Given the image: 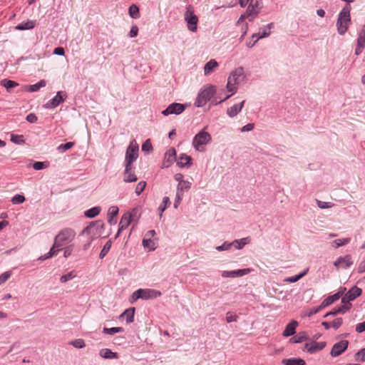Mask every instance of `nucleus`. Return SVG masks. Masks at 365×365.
<instances>
[{
  "label": "nucleus",
  "mask_w": 365,
  "mask_h": 365,
  "mask_svg": "<svg viewBox=\"0 0 365 365\" xmlns=\"http://www.w3.org/2000/svg\"><path fill=\"white\" fill-rule=\"evenodd\" d=\"M101 210V207L96 206L91 207L84 212V215L88 218H93L99 215Z\"/></svg>",
  "instance_id": "nucleus-33"
},
{
  "label": "nucleus",
  "mask_w": 365,
  "mask_h": 365,
  "mask_svg": "<svg viewBox=\"0 0 365 365\" xmlns=\"http://www.w3.org/2000/svg\"><path fill=\"white\" fill-rule=\"evenodd\" d=\"M119 209L117 206H111L108 211V222L110 225H115L117 222L116 217L118 214Z\"/></svg>",
  "instance_id": "nucleus-18"
},
{
  "label": "nucleus",
  "mask_w": 365,
  "mask_h": 365,
  "mask_svg": "<svg viewBox=\"0 0 365 365\" xmlns=\"http://www.w3.org/2000/svg\"><path fill=\"white\" fill-rule=\"evenodd\" d=\"M176 151L174 148H170L165 153L163 162V166L165 168L170 167L175 161H176Z\"/></svg>",
  "instance_id": "nucleus-14"
},
{
  "label": "nucleus",
  "mask_w": 365,
  "mask_h": 365,
  "mask_svg": "<svg viewBox=\"0 0 365 365\" xmlns=\"http://www.w3.org/2000/svg\"><path fill=\"white\" fill-rule=\"evenodd\" d=\"M308 270H309V269H306L304 271H303L302 273H300L297 275L287 277L284 279V282H291V283L296 282L298 280H299L301 278H302L305 274H307Z\"/></svg>",
  "instance_id": "nucleus-40"
},
{
  "label": "nucleus",
  "mask_w": 365,
  "mask_h": 365,
  "mask_svg": "<svg viewBox=\"0 0 365 365\" xmlns=\"http://www.w3.org/2000/svg\"><path fill=\"white\" fill-rule=\"evenodd\" d=\"M325 346L324 343H317V342H312L311 344L307 343L305 344V349L307 350L308 352L312 354L317 351L322 350Z\"/></svg>",
  "instance_id": "nucleus-23"
},
{
  "label": "nucleus",
  "mask_w": 365,
  "mask_h": 365,
  "mask_svg": "<svg viewBox=\"0 0 365 365\" xmlns=\"http://www.w3.org/2000/svg\"><path fill=\"white\" fill-rule=\"evenodd\" d=\"M212 140V137L208 132L205 130L200 131L192 139V146L194 148L200 152L204 151V145L207 144Z\"/></svg>",
  "instance_id": "nucleus-3"
},
{
  "label": "nucleus",
  "mask_w": 365,
  "mask_h": 365,
  "mask_svg": "<svg viewBox=\"0 0 365 365\" xmlns=\"http://www.w3.org/2000/svg\"><path fill=\"white\" fill-rule=\"evenodd\" d=\"M270 34V32H267L266 31H264L263 32L254 34L252 36V39H254L253 41H250L247 43V46L249 48H252L255 46V44L257 42V41L260 38L267 37Z\"/></svg>",
  "instance_id": "nucleus-21"
},
{
  "label": "nucleus",
  "mask_w": 365,
  "mask_h": 365,
  "mask_svg": "<svg viewBox=\"0 0 365 365\" xmlns=\"http://www.w3.org/2000/svg\"><path fill=\"white\" fill-rule=\"evenodd\" d=\"M141 299L148 300L156 298L160 295V292L152 289H140Z\"/></svg>",
  "instance_id": "nucleus-17"
},
{
  "label": "nucleus",
  "mask_w": 365,
  "mask_h": 365,
  "mask_svg": "<svg viewBox=\"0 0 365 365\" xmlns=\"http://www.w3.org/2000/svg\"><path fill=\"white\" fill-rule=\"evenodd\" d=\"M282 363L284 365H306L304 360L300 358L284 359Z\"/></svg>",
  "instance_id": "nucleus-30"
},
{
  "label": "nucleus",
  "mask_w": 365,
  "mask_h": 365,
  "mask_svg": "<svg viewBox=\"0 0 365 365\" xmlns=\"http://www.w3.org/2000/svg\"><path fill=\"white\" fill-rule=\"evenodd\" d=\"M134 314H135V308L132 307L128 309H125L120 316V317L126 318V322L128 324L131 323L134 320Z\"/></svg>",
  "instance_id": "nucleus-29"
},
{
  "label": "nucleus",
  "mask_w": 365,
  "mask_h": 365,
  "mask_svg": "<svg viewBox=\"0 0 365 365\" xmlns=\"http://www.w3.org/2000/svg\"><path fill=\"white\" fill-rule=\"evenodd\" d=\"M11 274L9 272H5L0 275V285L6 282L10 277Z\"/></svg>",
  "instance_id": "nucleus-62"
},
{
  "label": "nucleus",
  "mask_w": 365,
  "mask_h": 365,
  "mask_svg": "<svg viewBox=\"0 0 365 365\" xmlns=\"http://www.w3.org/2000/svg\"><path fill=\"white\" fill-rule=\"evenodd\" d=\"M143 245L145 249L148 251L154 250L155 249V242L150 238L144 237L143 240Z\"/></svg>",
  "instance_id": "nucleus-39"
},
{
  "label": "nucleus",
  "mask_w": 365,
  "mask_h": 365,
  "mask_svg": "<svg viewBox=\"0 0 365 365\" xmlns=\"http://www.w3.org/2000/svg\"><path fill=\"white\" fill-rule=\"evenodd\" d=\"M141 150L145 153H149L153 150V146L150 139L146 140L142 145Z\"/></svg>",
  "instance_id": "nucleus-47"
},
{
  "label": "nucleus",
  "mask_w": 365,
  "mask_h": 365,
  "mask_svg": "<svg viewBox=\"0 0 365 365\" xmlns=\"http://www.w3.org/2000/svg\"><path fill=\"white\" fill-rule=\"evenodd\" d=\"M341 295V293L340 292H338L337 293H335L333 295L329 296L322 302L321 307L325 308L326 307H328L330 304H333L334 302H336L340 298Z\"/></svg>",
  "instance_id": "nucleus-25"
},
{
  "label": "nucleus",
  "mask_w": 365,
  "mask_h": 365,
  "mask_svg": "<svg viewBox=\"0 0 365 365\" xmlns=\"http://www.w3.org/2000/svg\"><path fill=\"white\" fill-rule=\"evenodd\" d=\"M356 360L365 361V348L361 349L355 354Z\"/></svg>",
  "instance_id": "nucleus-56"
},
{
  "label": "nucleus",
  "mask_w": 365,
  "mask_h": 365,
  "mask_svg": "<svg viewBox=\"0 0 365 365\" xmlns=\"http://www.w3.org/2000/svg\"><path fill=\"white\" fill-rule=\"evenodd\" d=\"M250 242L249 237H244L240 240H234L232 244V246H234L236 249L240 250L242 249L245 245L248 244Z\"/></svg>",
  "instance_id": "nucleus-36"
},
{
  "label": "nucleus",
  "mask_w": 365,
  "mask_h": 365,
  "mask_svg": "<svg viewBox=\"0 0 365 365\" xmlns=\"http://www.w3.org/2000/svg\"><path fill=\"white\" fill-rule=\"evenodd\" d=\"M46 167L44 162L37 161L33 164V168L36 170H40Z\"/></svg>",
  "instance_id": "nucleus-63"
},
{
  "label": "nucleus",
  "mask_w": 365,
  "mask_h": 365,
  "mask_svg": "<svg viewBox=\"0 0 365 365\" xmlns=\"http://www.w3.org/2000/svg\"><path fill=\"white\" fill-rule=\"evenodd\" d=\"M133 167H125V170L123 173V180L125 182H135L138 180L136 175L133 172Z\"/></svg>",
  "instance_id": "nucleus-16"
},
{
  "label": "nucleus",
  "mask_w": 365,
  "mask_h": 365,
  "mask_svg": "<svg viewBox=\"0 0 365 365\" xmlns=\"http://www.w3.org/2000/svg\"><path fill=\"white\" fill-rule=\"evenodd\" d=\"M104 227V223L101 220H96L91 222L82 231V234H87L91 236L100 235L101 230Z\"/></svg>",
  "instance_id": "nucleus-9"
},
{
  "label": "nucleus",
  "mask_w": 365,
  "mask_h": 365,
  "mask_svg": "<svg viewBox=\"0 0 365 365\" xmlns=\"http://www.w3.org/2000/svg\"><path fill=\"white\" fill-rule=\"evenodd\" d=\"M362 290L361 289L357 287L356 286L351 288L349 292L346 293L348 299L354 300L359 296L361 294Z\"/></svg>",
  "instance_id": "nucleus-28"
},
{
  "label": "nucleus",
  "mask_w": 365,
  "mask_h": 365,
  "mask_svg": "<svg viewBox=\"0 0 365 365\" xmlns=\"http://www.w3.org/2000/svg\"><path fill=\"white\" fill-rule=\"evenodd\" d=\"M140 293H141L140 289H138L136 291H135L130 297V299H129L130 302L133 304L135 302H136L138 299H141Z\"/></svg>",
  "instance_id": "nucleus-53"
},
{
  "label": "nucleus",
  "mask_w": 365,
  "mask_h": 365,
  "mask_svg": "<svg viewBox=\"0 0 365 365\" xmlns=\"http://www.w3.org/2000/svg\"><path fill=\"white\" fill-rule=\"evenodd\" d=\"M0 84H1V86L6 88L7 90L14 88L19 86L18 83H16V81H11L10 79H8V78L2 79L0 81Z\"/></svg>",
  "instance_id": "nucleus-35"
},
{
  "label": "nucleus",
  "mask_w": 365,
  "mask_h": 365,
  "mask_svg": "<svg viewBox=\"0 0 365 365\" xmlns=\"http://www.w3.org/2000/svg\"><path fill=\"white\" fill-rule=\"evenodd\" d=\"M75 237V232L70 228L61 230L55 237V246L61 247L70 242Z\"/></svg>",
  "instance_id": "nucleus-6"
},
{
  "label": "nucleus",
  "mask_w": 365,
  "mask_h": 365,
  "mask_svg": "<svg viewBox=\"0 0 365 365\" xmlns=\"http://www.w3.org/2000/svg\"><path fill=\"white\" fill-rule=\"evenodd\" d=\"M11 141L16 145H23L25 143L24 137L22 135L11 134Z\"/></svg>",
  "instance_id": "nucleus-43"
},
{
  "label": "nucleus",
  "mask_w": 365,
  "mask_h": 365,
  "mask_svg": "<svg viewBox=\"0 0 365 365\" xmlns=\"http://www.w3.org/2000/svg\"><path fill=\"white\" fill-rule=\"evenodd\" d=\"M183 197V192L176 191L175 199L174 202V207L178 208Z\"/></svg>",
  "instance_id": "nucleus-54"
},
{
  "label": "nucleus",
  "mask_w": 365,
  "mask_h": 365,
  "mask_svg": "<svg viewBox=\"0 0 365 365\" xmlns=\"http://www.w3.org/2000/svg\"><path fill=\"white\" fill-rule=\"evenodd\" d=\"M36 21L32 20H27L26 22H22L18 24L15 29L19 31L30 30L35 27Z\"/></svg>",
  "instance_id": "nucleus-27"
},
{
  "label": "nucleus",
  "mask_w": 365,
  "mask_h": 365,
  "mask_svg": "<svg viewBox=\"0 0 365 365\" xmlns=\"http://www.w3.org/2000/svg\"><path fill=\"white\" fill-rule=\"evenodd\" d=\"M350 7L346 6L342 9V10L340 11L336 21V28L339 34L344 35L348 30L349 25L350 24Z\"/></svg>",
  "instance_id": "nucleus-2"
},
{
  "label": "nucleus",
  "mask_w": 365,
  "mask_h": 365,
  "mask_svg": "<svg viewBox=\"0 0 365 365\" xmlns=\"http://www.w3.org/2000/svg\"><path fill=\"white\" fill-rule=\"evenodd\" d=\"M251 272V269L245 268L242 269L232 270V271H223L222 272V277L227 278H236L242 277Z\"/></svg>",
  "instance_id": "nucleus-13"
},
{
  "label": "nucleus",
  "mask_w": 365,
  "mask_h": 365,
  "mask_svg": "<svg viewBox=\"0 0 365 365\" xmlns=\"http://www.w3.org/2000/svg\"><path fill=\"white\" fill-rule=\"evenodd\" d=\"M237 316L236 314H232L231 312H228L226 314V321L227 323H230L232 322H237Z\"/></svg>",
  "instance_id": "nucleus-58"
},
{
  "label": "nucleus",
  "mask_w": 365,
  "mask_h": 365,
  "mask_svg": "<svg viewBox=\"0 0 365 365\" xmlns=\"http://www.w3.org/2000/svg\"><path fill=\"white\" fill-rule=\"evenodd\" d=\"M215 93V87L210 86L204 90L201 91L196 98L195 106L196 107H202L205 106L207 102L213 96Z\"/></svg>",
  "instance_id": "nucleus-5"
},
{
  "label": "nucleus",
  "mask_w": 365,
  "mask_h": 365,
  "mask_svg": "<svg viewBox=\"0 0 365 365\" xmlns=\"http://www.w3.org/2000/svg\"><path fill=\"white\" fill-rule=\"evenodd\" d=\"M349 341L341 340L337 343H335L330 351V354L332 357H336L340 356L349 346Z\"/></svg>",
  "instance_id": "nucleus-12"
},
{
  "label": "nucleus",
  "mask_w": 365,
  "mask_h": 365,
  "mask_svg": "<svg viewBox=\"0 0 365 365\" xmlns=\"http://www.w3.org/2000/svg\"><path fill=\"white\" fill-rule=\"evenodd\" d=\"M145 186H146V182L145 181L139 182L135 187V194L138 196L140 195L142 193V192L144 190Z\"/></svg>",
  "instance_id": "nucleus-52"
},
{
  "label": "nucleus",
  "mask_w": 365,
  "mask_h": 365,
  "mask_svg": "<svg viewBox=\"0 0 365 365\" xmlns=\"http://www.w3.org/2000/svg\"><path fill=\"white\" fill-rule=\"evenodd\" d=\"M176 162L178 166L181 168H189L192 165V158L185 153L180 154L178 160H176Z\"/></svg>",
  "instance_id": "nucleus-15"
},
{
  "label": "nucleus",
  "mask_w": 365,
  "mask_h": 365,
  "mask_svg": "<svg viewBox=\"0 0 365 365\" xmlns=\"http://www.w3.org/2000/svg\"><path fill=\"white\" fill-rule=\"evenodd\" d=\"M262 7V0H251L246 11V15L249 18V21H252L257 15Z\"/></svg>",
  "instance_id": "nucleus-8"
},
{
  "label": "nucleus",
  "mask_w": 365,
  "mask_h": 365,
  "mask_svg": "<svg viewBox=\"0 0 365 365\" xmlns=\"http://www.w3.org/2000/svg\"><path fill=\"white\" fill-rule=\"evenodd\" d=\"M298 326V322L295 320L291 321L285 327L282 335L285 337L292 336L295 334V329Z\"/></svg>",
  "instance_id": "nucleus-20"
},
{
  "label": "nucleus",
  "mask_w": 365,
  "mask_h": 365,
  "mask_svg": "<svg viewBox=\"0 0 365 365\" xmlns=\"http://www.w3.org/2000/svg\"><path fill=\"white\" fill-rule=\"evenodd\" d=\"M309 339V336L305 331L299 332L297 335L290 339L292 343H302Z\"/></svg>",
  "instance_id": "nucleus-31"
},
{
  "label": "nucleus",
  "mask_w": 365,
  "mask_h": 365,
  "mask_svg": "<svg viewBox=\"0 0 365 365\" xmlns=\"http://www.w3.org/2000/svg\"><path fill=\"white\" fill-rule=\"evenodd\" d=\"M70 344L78 349H82L86 346L83 339H78L70 342Z\"/></svg>",
  "instance_id": "nucleus-51"
},
{
  "label": "nucleus",
  "mask_w": 365,
  "mask_h": 365,
  "mask_svg": "<svg viewBox=\"0 0 365 365\" xmlns=\"http://www.w3.org/2000/svg\"><path fill=\"white\" fill-rule=\"evenodd\" d=\"M232 246V242H225L222 245L217 246L216 250L217 251H225L230 250Z\"/></svg>",
  "instance_id": "nucleus-57"
},
{
  "label": "nucleus",
  "mask_w": 365,
  "mask_h": 365,
  "mask_svg": "<svg viewBox=\"0 0 365 365\" xmlns=\"http://www.w3.org/2000/svg\"><path fill=\"white\" fill-rule=\"evenodd\" d=\"M74 145L73 142H67L64 144H61L57 147V150L63 153L69 149H71Z\"/></svg>",
  "instance_id": "nucleus-46"
},
{
  "label": "nucleus",
  "mask_w": 365,
  "mask_h": 365,
  "mask_svg": "<svg viewBox=\"0 0 365 365\" xmlns=\"http://www.w3.org/2000/svg\"><path fill=\"white\" fill-rule=\"evenodd\" d=\"M245 78V71L243 67H238L231 72L227 79V89L229 92L235 93L237 88L236 85L242 82Z\"/></svg>",
  "instance_id": "nucleus-1"
},
{
  "label": "nucleus",
  "mask_w": 365,
  "mask_h": 365,
  "mask_svg": "<svg viewBox=\"0 0 365 365\" xmlns=\"http://www.w3.org/2000/svg\"><path fill=\"white\" fill-rule=\"evenodd\" d=\"M338 314H344V311L342 310L341 307H339V308H336L334 310L327 313L324 315V317H327L329 316H335Z\"/></svg>",
  "instance_id": "nucleus-59"
},
{
  "label": "nucleus",
  "mask_w": 365,
  "mask_h": 365,
  "mask_svg": "<svg viewBox=\"0 0 365 365\" xmlns=\"http://www.w3.org/2000/svg\"><path fill=\"white\" fill-rule=\"evenodd\" d=\"M46 86V81L45 80H41L37 83L27 86L26 91L29 92H36L41 88H43Z\"/></svg>",
  "instance_id": "nucleus-32"
},
{
  "label": "nucleus",
  "mask_w": 365,
  "mask_h": 365,
  "mask_svg": "<svg viewBox=\"0 0 365 365\" xmlns=\"http://www.w3.org/2000/svg\"><path fill=\"white\" fill-rule=\"evenodd\" d=\"M317 205L321 209H327L332 207V204L331 202H323L319 200H316Z\"/></svg>",
  "instance_id": "nucleus-60"
},
{
  "label": "nucleus",
  "mask_w": 365,
  "mask_h": 365,
  "mask_svg": "<svg viewBox=\"0 0 365 365\" xmlns=\"http://www.w3.org/2000/svg\"><path fill=\"white\" fill-rule=\"evenodd\" d=\"M183 197V192L176 191L175 199L174 202V207L178 208Z\"/></svg>",
  "instance_id": "nucleus-55"
},
{
  "label": "nucleus",
  "mask_w": 365,
  "mask_h": 365,
  "mask_svg": "<svg viewBox=\"0 0 365 365\" xmlns=\"http://www.w3.org/2000/svg\"><path fill=\"white\" fill-rule=\"evenodd\" d=\"M111 247V241L108 240L106 242V243L104 245L103 249L101 250L99 257L101 259H103L108 252Z\"/></svg>",
  "instance_id": "nucleus-45"
},
{
  "label": "nucleus",
  "mask_w": 365,
  "mask_h": 365,
  "mask_svg": "<svg viewBox=\"0 0 365 365\" xmlns=\"http://www.w3.org/2000/svg\"><path fill=\"white\" fill-rule=\"evenodd\" d=\"M191 187V182L187 180H184L181 183H178L177 186V191L183 192L184 190H189Z\"/></svg>",
  "instance_id": "nucleus-44"
},
{
  "label": "nucleus",
  "mask_w": 365,
  "mask_h": 365,
  "mask_svg": "<svg viewBox=\"0 0 365 365\" xmlns=\"http://www.w3.org/2000/svg\"><path fill=\"white\" fill-rule=\"evenodd\" d=\"M343 323V319L342 318H336L335 319L332 323H331V327L334 329H339L341 324Z\"/></svg>",
  "instance_id": "nucleus-61"
},
{
  "label": "nucleus",
  "mask_w": 365,
  "mask_h": 365,
  "mask_svg": "<svg viewBox=\"0 0 365 365\" xmlns=\"http://www.w3.org/2000/svg\"><path fill=\"white\" fill-rule=\"evenodd\" d=\"M125 213L130 215V219L132 221L137 220L140 217V208L135 207L130 212Z\"/></svg>",
  "instance_id": "nucleus-48"
},
{
  "label": "nucleus",
  "mask_w": 365,
  "mask_h": 365,
  "mask_svg": "<svg viewBox=\"0 0 365 365\" xmlns=\"http://www.w3.org/2000/svg\"><path fill=\"white\" fill-rule=\"evenodd\" d=\"M340 260L341 263V266L344 269L349 268L353 264L351 256L349 255H347L344 257H340Z\"/></svg>",
  "instance_id": "nucleus-37"
},
{
  "label": "nucleus",
  "mask_w": 365,
  "mask_h": 365,
  "mask_svg": "<svg viewBox=\"0 0 365 365\" xmlns=\"http://www.w3.org/2000/svg\"><path fill=\"white\" fill-rule=\"evenodd\" d=\"M123 328L122 327H112V328H106L104 327L103 329V333L108 335H113L116 333L123 332Z\"/></svg>",
  "instance_id": "nucleus-42"
},
{
  "label": "nucleus",
  "mask_w": 365,
  "mask_h": 365,
  "mask_svg": "<svg viewBox=\"0 0 365 365\" xmlns=\"http://www.w3.org/2000/svg\"><path fill=\"white\" fill-rule=\"evenodd\" d=\"M76 277V274H74V272L71 271L68 273L63 274L60 278V282L61 283H65L72 279H73Z\"/></svg>",
  "instance_id": "nucleus-50"
},
{
  "label": "nucleus",
  "mask_w": 365,
  "mask_h": 365,
  "mask_svg": "<svg viewBox=\"0 0 365 365\" xmlns=\"http://www.w3.org/2000/svg\"><path fill=\"white\" fill-rule=\"evenodd\" d=\"M364 47H365V37L358 36L357 44H356V47L355 48V54L356 56L360 55L362 53Z\"/></svg>",
  "instance_id": "nucleus-34"
},
{
  "label": "nucleus",
  "mask_w": 365,
  "mask_h": 365,
  "mask_svg": "<svg viewBox=\"0 0 365 365\" xmlns=\"http://www.w3.org/2000/svg\"><path fill=\"white\" fill-rule=\"evenodd\" d=\"M66 98L67 95L66 93L63 91H58L56 95L44 105V107L48 109L54 108L61 103H63Z\"/></svg>",
  "instance_id": "nucleus-11"
},
{
  "label": "nucleus",
  "mask_w": 365,
  "mask_h": 365,
  "mask_svg": "<svg viewBox=\"0 0 365 365\" xmlns=\"http://www.w3.org/2000/svg\"><path fill=\"white\" fill-rule=\"evenodd\" d=\"M218 66V63L215 59L210 60L204 66V73L208 76L212 73L214 70Z\"/></svg>",
  "instance_id": "nucleus-26"
},
{
  "label": "nucleus",
  "mask_w": 365,
  "mask_h": 365,
  "mask_svg": "<svg viewBox=\"0 0 365 365\" xmlns=\"http://www.w3.org/2000/svg\"><path fill=\"white\" fill-rule=\"evenodd\" d=\"M184 18L187 23L188 30L192 32H195L197 29L198 17L195 14L192 6L189 5L187 7Z\"/></svg>",
  "instance_id": "nucleus-7"
},
{
  "label": "nucleus",
  "mask_w": 365,
  "mask_h": 365,
  "mask_svg": "<svg viewBox=\"0 0 365 365\" xmlns=\"http://www.w3.org/2000/svg\"><path fill=\"white\" fill-rule=\"evenodd\" d=\"M25 200V197L23 195L16 194L12 197L11 202L14 205H19L23 203Z\"/></svg>",
  "instance_id": "nucleus-49"
},
{
  "label": "nucleus",
  "mask_w": 365,
  "mask_h": 365,
  "mask_svg": "<svg viewBox=\"0 0 365 365\" xmlns=\"http://www.w3.org/2000/svg\"><path fill=\"white\" fill-rule=\"evenodd\" d=\"M245 104V101H242L240 104H235L227 110V114L230 117L233 118L236 116L242 109Z\"/></svg>",
  "instance_id": "nucleus-22"
},
{
  "label": "nucleus",
  "mask_w": 365,
  "mask_h": 365,
  "mask_svg": "<svg viewBox=\"0 0 365 365\" xmlns=\"http://www.w3.org/2000/svg\"><path fill=\"white\" fill-rule=\"evenodd\" d=\"M138 151V145L135 142L134 143V141L131 142L126 149L124 162L125 167H133V163L137 160Z\"/></svg>",
  "instance_id": "nucleus-4"
},
{
  "label": "nucleus",
  "mask_w": 365,
  "mask_h": 365,
  "mask_svg": "<svg viewBox=\"0 0 365 365\" xmlns=\"http://www.w3.org/2000/svg\"><path fill=\"white\" fill-rule=\"evenodd\" d=\"M185 108L186 106L185 104L173 103L170 104L166 109L161 111V114L164 115H180L185 110Z\"/></svg>",
  "instance_id": "nucleus-10"
},
{
  "label": "nucleus",
  "mask_w": 365,
  "mask_h": 365,
  "mask_svg": "<svg viewBox=\"0 0 365 365\" xmlns=\"http://www.w3.org/2000/svg\"><path fill=\"white\" fill-rule=\"evenodd\" d=\"M351 242V238H342V239H337L336 240H334L332 242V246L335 248H338L341 246L347 245Z\"/></svg>",
  "instance_id": "nucleus-41"
},
{
  "label": "nucleus",
  "mask_w": 365,
  "mask_h": 365,
  "mask_svg": "<svg viewBox=\"0 0 365 365\" xmlns=\"http://www.w3.org/2000/svg\"><path fill=\"white\" fill-rule=\"evenodd\" d=\"M26 120L31 123H34L37 121L38 118L36 115V114L31 113L29 115H27L26 118Z\"/></svg>",
  "instance_id": "nucleus-64"
},
{
  "label": "nucleus",
  "mask_w": 365,
  "mask_h": 365,
  "mask_svg": "<svg viewBox=\"0 0 365 365\" xmlns=\"http://www.w3.org/2000/svg\"><path fill=\"white\" fill-rule=\"evenodd\" d=\"M129 15L133 19H138L140 17V11L139 8L135 4H132L130 6L128 9Z\"/></svg>",
  "instance_id": "nucleus-38"
},
{
  "label": "nucleus",
  "mask_w": 365,
  "mask_h": 365,
  "mask_svg": "<svg viewBox=\"0 0 365 365\" xmlns=\"http://www.w3.org/2000/svg\"><path fill=\"white\" fill-rule=\"evenodd\" d=\"M130 217H131L130 215H129V214L125 213L123 215V216L121 217L120 223H119V229H118V231L117 233V236L119 235L120 232L123 230L127 228L129 226V225L132 222Z\"/></svg>",
  "instance_id": "nucleus-19"
},
{
  "label": "nucleus",
  "mask_w": 365,
  "mask_h": 365,
  "mask_svg": "<svg viewBox=\"0 0 365 365\" xmlns=\"http://www.w3.org/2000/svg\"><path fill=\"white\" fill-rule=\"evenodd\" d=\"M99 355L106 359H118V354L117 352H113L110 349L107 348L101 349Z\"/></svg>",
  "instance_id": "nucleus-24"
}]
</instances>
